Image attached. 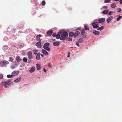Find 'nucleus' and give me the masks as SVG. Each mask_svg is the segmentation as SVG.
Instances as JSON below:
<instances>
[{
    "instance_id": "15",
    "label": "nucleus",
    "mask_w": 122,
    "mask_h": 122,
    "mask_svg": "<svg viewBox=\"0 0 122 122\" xmlns=\"http://www.w3.org/2000/svg\"><path fill=\"white\" fill-rule=\"evenodd\" d=\"M80 32L78 31H76L75 33H74V37H76L78 36L80 34Z\"/></svg>"
},
{
    "instance_id": "37",
    "label": "nucleus",
    "mask_w": 122,
    "mask_h": 122,
    "mask_svg": "<svg viewBox=\"0 0 122 122\" xmlns=\"http://www.w3.org/2000/svg\"><path fill=\"white\" fill-rule=\"evenodd\" d=\"M67 39L68 41H71L72 40V39L71 38L69 37L67 38Z\"/></svg>"
},
{
    "instance_id": "9",
    "label": "nucleus",
    "mask_w": 122,
    "mask_h": 122,
    "mask_svg": "<svg viewBox=\"0 0 122 122\" xmlns=\"http://www.w3.org/2000/svg\"><path fill=\"white\" fill-rule=\"evenodd\" d=\"M19 73V71H15L12 72V75L13 76H15L17 75Z\"/></svg>"
},
{
    "instance_id": "38",
    "label": "nucleus",
    "mask_w": 122,
    "mask_h": 122,
    "mask_svg": "<svg viewBox=\"0 0 122 122\" xmlns=\"http://www.w3.org/2000/svg\"><path fill=\"white\" fill-rule=\"evenodd\" d=\"M113 12L112 11H110L109 12L108 15H110L112 14L113 13Z\"/></svg>"
},
{
    "instance_id": "51",
    "label": "nucleus",
    "mask_w": 122,
    "mask_h": 122,
    "mask_svg": "<svg viewBox=\"0 0 122 122\" xmlns=\"http://www.w3.org/2000/svg\"><path fill=\"white\" fill-rule=\"evenodd\" d=\"M114 0L115 1H119V0Z\"/></svg>"
},
{
    "instance_id": "50",
    "label": "nucleus",
    "mask_w": 122,
    "mask_h": 122,
    "mask_svg": "<svg viewBox=\"0 0 122 122\" xmlns=\"http://www.w3.org/2000/svg\"><path fill=\"white\" fill-rule=\"evenodd\" d=\"M80 30V29H79V28H78L77 29V30Z\"/></svg>"
},
{
    "instance_id": "14",
    "label": "nucleus",
    "mask_w": 122,
    "mask_h": 122,
    "mask_svg": "<svg viewBox=\"0 0 122 122\" xmlns=\"http://www.w3.org/2000/svg\"><path fill=\"white\" fill-rule=\"evenodd\" d=\"M113 19L112 16H110L107 18V22L108 23H109Z\"/></svg>"
},
{
    "instance_id": "6",
    "label": "nucleus",
    "mask_w": 122,
    "mask_h": 122,
    "mask_svg": "<svg viewBox=\"0 0 122 122\" xmlns=\"http://www.w3.org/2000/svg\"><path fill=\"white\" fill-rule=\"evenodd\" d=\"M81 34L83 37L86 38V35L84 29H83L82 30L81 32Z\"/></svg>"
},
{
    "instance_id": "42",
    "label": "nucleus",
    "mask_w": 122,
    "mask_h": 122,
    "mask_svg": "<svg viewBox=\"0 0 122 122\" xmlns=\"http://www.w3.org/2000/svg\"><path fill=\"white\" fill-rule=\"evenodd\" d=\"M56 35L55 33H54L52 35V36L53 37H56Z\"/></svg>"
},
{
    "instance_id": "54",
    "label": "nucleus",
    "mask_w": 122,
    "mask_h": 122,
    "mask_svg": "<svg viewBox=\"0 0 122 122\" xmlns=\"http://www.w3.org/2000/svg\"><path fill=\"white\" fill-rule=\"evenodd\" d=\"M71 48H73V47H71Z\"/></svg>"
},
{
    "instance_id": "31",
    "label": "nucleus",
    "mask_w": 122,
    "mask_h": 122,
    "mask_svg": "<svg viewBox=\"0 0 122 122\" xmlns=\"http://www.w3.org/2000/svg\"><path fill=\"white\" fill-rule=\"evenodd\" d=\"M23 61L24 62L26 63L27 61V60L26 58L24 57L23 59Z\"/></svg>"
},
{
    "instance_id": "11",
    "label": "nucleus",
    "mask_w": 122,
    "mask_h": 122,
    "mask_svg": "<svg viewBox=\"0 0 122 122\" xmlns=\"http://www.w3.org/2000/svg\"><path fill=\"white\" fill-rule=\"evenodd\" d=\"M36 67L37 68V70L38 71L40 70L41 68V65L39 64H36Z\"/></svg>"
},
{
    "instance_id": "36",
    "label": "nucleus",
    "mask_w": 122,
    "mask_h": 122,
    "mask_svg": "<svg viewBox=\"0 0 122 122\" xmlns=\"http://www.w3.org/2000/svg\"><path fill=\"white\" fill-rule=\"evenodd\" d=\"M15 66H16V65H12L11 66V67L12 68H14L15 67Z\"/></svg>"
},
{
    "instance_id": "1",
    "label": "nucleus",
    "mask_w": 122,
    "mask_h": 122,
    "mask_svg": "<svg viewBox=\"0 0 122 122\" xmlns=\"http://www.w3.org/2000/svg\"><path fill=\"white\" fill-rule=\"evenodd\" d=\"M60 34H61L60 39L61 40H65L68 36V34L66 31L64 32L63 33L62 32H60Z\"/></svg>"
},
{
    "instance_id": "3",
    "label": "nucleus",
    "mask_w": 122,
    "mask_h": 122,
    "mask_svg": "<svg viewBox=\"0 0 122 122\" xmlns=\"http://www.w3.org/2000/svg\"><path fill=\"white\" fill-rule=\"evenodd\" d=\"M27 54L29 58L32 59L33 58V56L32 55V51H28L27 53Z\"/></svg>"
},
{
    "instance_id": "25",
    "label": "nucleus",
    "mask_w": 122,
    "mask_h": 122,
    "mask_svg": "<svg viewBox=\"0 0 122 122\" xmlns=\"http://www.w3.org/2000/svg\"><path fill=\"white\" fill-rule=\"evenodd\" d=\"M111 7L113 8L115 7L116 5L115 3H112L110 5Z\"/></svg>"
},
{
    "instance_id": "10",
    "label": "nucleus",
    "mask_w": 122,
    "mask_h": 122,
    "mask_svg": "<svg viewBox=\"0 0 122 122\" xmlns=\"http://www.w3.org/2000/svg\"><path fill=\"white\" fill-rule=\"evenodd\" d=\"M42 52L43 54L47 56L48 55V52L45 49H43L42 50Z\"/></svg>"
},
{
    "instance_id": "28",
    "label": "nucleus",
    "mask_w": 122,
    "mask_h": 122,
    "mask_svg": "<svg viewBox=\"0 0 122 122\" xmlns=\"http://www.w3.org/2000/svg\"><path fill=\"white\" fill-rule=\"evenodd\" d=\"M83 41V39L82 38H80L78 40V42L79 43H81Z\"/></svg>"
},
{
    "instance_id": "40",
    "label": "nucleus",
    "mask_w": 122,
    "mask_h": 122,
    "mask_svg": "<svg viewBox=\"0 0 122 122\" xmlns=\"http://www.w3.org/2000/svg\"><path fill=\"white\" fill-rule=\"evenodd\" d=\"M103 8L104 9H107L108 8V7L107 6H103Z\"/></svg>"
},
{
    "instance_id": "33",
    "label": "nucleus",
    "mask_w": 122,
    "mask_h": 122,
    "mask_svg": "<svg viewBox=\"0 0 122 122\" xmlns=\"http://www.w3.org/2000/svg\"><path fill=\"white\" fill-rule=\"evenodd\" d=\"M38 51L36 50H35L33 51L35 55H36L37 54Z\"/></svg>"
},
{
    "instance_id": "24",
    "label": "nucleus",
    "mask_w": 122,
    "mask_h": 122,
    "mask_svg": "<svg viewBox=\"0 0 122 122\" xmlns=\"http://www.w3.org/2000/svg\"><path fill=\"white\" fill-rule=\"evenodd\" d=\"M16 60L18 62H20L21 61L20 58V57L18 56H17L16 58Z\"/></svg>"
},
{
    "instance_id": "13",
    "label": "nucleus",
    "mask_w": 122,
    "mask_h": 122,
    "mask_svg": "<svg viewBox=\"0 0 122 122\" xmlns=\"http://www.w3.org/2000/svg\"><path fill=\"white\" fill-rule=\"evenodd\" d=\"M41 53L40 52H38L36 56V59L37 60H39L40 58Z\"/></svg>"
},
{
    "instance_id": "34",
    "label": "nucleus",
    "mask_w": 122,
    "mask_h": 122,
    "mask_svg": "<svg viewBox=\"0 0 122 122\" xmlns=\"http://www.w3.org/2000/svg\"><path fill=\"white\" fill-rule=\"evenodd\" d=\"M9 61H11V62H12L13 61V59L12 57H9Z\"/></svg>"
},
{
    "instance_id": "21",
    "label": "nucleus",
    "mask_w": 122,
    "mask_h": 122,
    "mask_svg": "<svg viewBox=\"0 0 122 122\" xmlns=\"http://www.w3.org/2000/svg\"><path fill=\"white\" fill-rule=\"evenodd\" d=\"M69 36L70 37H72L73 36H74V33L72 32H70L69 34Z\"/></svg>"
},
{
    "instance_id": "22",
    "label": "nucleus",
    "mask_w": 122,
    "mask_h": 122,
    "mask_svg": "<svg viewBox=\"0 0 122 122\" xmlns=\"http://www.w3.org/2000/svg\"><path fill=\"white\" fill-rule=\"evenodd\" d=\"M104 28V27L103 26H102L100 27H99L97 29V30H102Z\"/></svg>"
},
{
    "instance_id": "18",
    "label": "nucleus",
    "mask_w": 122,
    "mask_h": 122,
    "mask_svg": "<svg viewBox=\"0 0 122 122\" xmlns=\"http://www.w3.org/2000/svg\"><path fill=\"white\" fill-rule=\"evenodd\" d=\"M35 67L34 66L32 67H31L29 71V72L30 73H32L35 70Z\"/></svg>"
},
{
    "instance_id": "48",
    "label": "nucleus",
    "mask_w": 122,
    "mask_h": 122,
    "mask_svg": "<svg viewBox=\"0 0 122 122\" xmlns=\"http://www.w3.org/2000/svg\"><path fill=\"white\" fill-rule=\"evenodd\" d=\"M41 56L42 57H43L44 56V55L43 54H41Z\"/></svg>"
},
{
    "instance_id": "7",
    "label": "nucleus",
    "mask_w": 122,
    "mask_h": 122,
    "mask_svg": "<svg viewBox=\"0 0 122 122\" xmlns=\"http://www.w3.org/2000/svg\"><path fill=\"white\" fill-rule=\"evenodd\" d=\"M105 18H102L99 19L98 21V23H102V22H104L105 21Z\"/></svg>"
},
{
    "instance_id": "53",
    "label": "nucleus",
    "mask_w": 122,
    "mask_h": 122,
    "mask_svg": "<svg viewBox=\"0 0 122 122\" xmlns=\"http://www.w3.org/2000/svg\"><path fill=\"white\" fill-rule=\"evenodd\" d=\"M52 40H53V41H54L55 40V39H52Z\"/></svg>"
},
{
    "instance_id": "16",
    "label": "nucleus",
    "mask_w": 122,
    "mask_h": 122,
    "mask_svg": "<svg viewBox=\"0 0 122 122\" xmlns=\"http://www.w3.org/2000/svg\"><path fill=\"white\" fill-rule=\"evenodd\" d=\"M40 42H37L36 44V45L39 48H41V45Z\"/></svg>"
},
{
    "instance_id": "17",
    "label": "nucleus",
    "mask_w": 122,
    "mask_h": 122,
    "mask_svg": "<svg viewBox=\"0 0 122 122\" xmlns=\"http://www.w3.org/2000/svg\"><path fill=\"white\" fill-rule=\"evenodd\" d=\"M21 80V77H19L18 78L14 80V81L15 82H17L20 81Z\"/></svg>"
},
{
    "instance_id": "29",
    "label": "nucleus",
    "mask_w": 122,
    "mask_h": 122,
    "mask_svg": "<svg viewBox=\"0 0 122 122\" xmlns=\"http://www.w3.org/2000/svg\"><path fill=\"white\" fill-rule=\"evenodd\" d=\"M7 77L8 78H11L13 77V76L12 74L11 75H8L7 76Z\"/></svg>"
},
{
    "instance_id": "46",
    "label": "nucleus",
    "mask_w": 122,
    "mask_h": 122,
    "mask_svg": "<svg viewBox=\"0 0 122 122\" xmlns=\"http://www.w3.org/2000/svg\"><path fill=\"white\" fill-rule=\"evenodd\" d=\"M68 53V55L67 56V57H69L70 56L69 55H70V52H69Z\"/></svg>"
},
{
    "instance_id": "44",
    "label": "nucleus",
    "mask_w": 122,
    "mask_h": 122,
    "mask_svg": "<svg viewBox=\"0 0 122 122\" xmlns=\"http://www.w3.org/2000/svg\"><path fill=\"white\" fill-rule=\"evenodd\" d=\"M11 81V80H9L8 81H6L9 84V83Z\"/></svg>"
},
{
    "instance_id": "32",
    "label": "nucleus",
    "mask_w": 122,
    "mask_h": 122,
    "mask_svg": "<svg viewBox=\"0 0 122 122\" xmlns=\"http://www.w3.org/2000/svg\"><path fill=\"white\" fill-rule=\"evenodd\" d=\"M46 4V3L44 0H43L42 1V5L43 6H44Z\"/></svg>"
},
{
    "instance_id": "23",
    "label": "nucleus",
    "mask_w": 122,
    "mask_h": 122,
    "mask_svg": "<svg viewBox=\"0 0 122 122\" xmlns=\"http://www.w3.org/2000/svg\"><path fill=\"white\" fill-rule=\"evenodd\" d=\"M61 37V34H60V32H59V34L56 35V37L57 39L60 38Z\"/></svg>"
},
{
    "instance_id": "30",
    "label": "nucleus",
    "mask_w": 122,
    "mask_h": 122,
    "mask_svg": "<svg viewBox=\"0 0 122 122\" xmlns=\"http://www.w3.org/2000/svg\"><path fill=\"white\" fill-rule=\"evenodd\" d=\"M122 16H119L117 18V21H118L119 20H120L122 18Z\"/></svg>"
},
{
    "instance_id": "5",
    "label": "nucleus",
    "mask_w": 122,
    "mask_h": 122,
    "mask_svg": "<svg viewBox=\"0 0 122 122\" xmlns=\"http://www.w3.org/2000/svg\"><path fill=\"white\" fill-rule=\"evenodd\" d=\"M3 85L5 87L7 88L9 86V84L6 81L5 82H3L2 83Z\"/></svg>"
},
{
    "instance_id": "41",
    "label": "nucleus",
    "mask_w": 122,
    "mask_h": 122,
    "mask_svg": "<svg viewBox=\"0 0 122 122\" xmlns=\"http://www.w3.org/2000/svg\"><path fill=\"white\" fill-rule=\"evenodd\" d=\"M3 75L1 74H0V79H2L3 78Z\"/></svg>"
},
{
    "instance_id": "8",
    "label": "nucleus",
    "mask_w": 122,
    "mask_h": 122,
    "mask_svg": "<svg viewBox=\"0 0 122 122\" xmlns=\"http://www.w3.org/2000/svg\"><path fill=\"white\" fill-rule=\"evenodd\" d=\"M41 35V34L36 35V38L37 39V40L38 42H41V39L40 38Z\"/></svg>"
},
{
    "instance_id": "19",
    "label": "nucleus",
    "mask_w": 122,
    "mask_h": 122,
    "mask_svg": "<svg viewBox=\"0 0 122 122\" xmlns=\"http://www.w3.org/2000/svg\"><path fill=\"white\" fill-rule=\"evenodd\" d=\"M93 34L96 35H98L100 34V32L96 30H94L93 32Z\"/></svg>"
},
{
    "instance_id": "20",
    "label": "nucleus",
    "mask_w": 122,
    "mask_h": 122,
    "mask_svg": "<svg viewBox=\"0 0 122 122\" xmlns=\"http://www.w3.org/2000/svg\"><path fill=\"white\" fill-rule=\"evenodd\" d=\"M60 43L58 41H55L53 43V44L54 46H57L60 44Z\"/></svg>"
},
{
    "instance_id": "45",
    "label": "nucleus",
    "mask_w": 122,
    "mask_h": 122,
    "mask_svg": "<svg viewBox=\"0 0 122 122\" xmlns=\"http://www.w3.org/2000/svg\"><path fill=\"white\" fill-rule=\"evenodd\" d=\"M43 69V71L44 72H46V70L45 68H44Z\"/></svg>"
},
{
    "instance_id": "2",
    "label": "nucleus",
    "mask_w": 122,
    "mask_h": 122,
    "mask_svg": "<svg viewBox=\"0 0 122 122\" xmlns=\"http://www.w3.org/2000/svg\"><path fill=\"white\" fill-rule=\"evenodd\" d=\"M49 46L50 44L49 43H45L44 46H43V48L45 50L47 51H49L50 50V48L49 47Z\"/></svg>"
},
{
    "instance_id": "52",
    "label": "nucleus",
    "mask_w": 122,
    "mask_h": 122,
    "mask_svg": "<svg viewBox=\"0 0 122 122\" xmlns=\"http://www.w3.org/2000/svg\"><path fill=\"white\" fill-rule=\"evenodd\" d=\"M52 40H53V41H54L55 40V39H52Z\"/></svg>"
},
{
    "instance_id": "47",
    "label": "nucleus",
    "mask_w": 122,
    "mask_h": 122,
    "mask_svg": "<svg viewBox=\"0 0 122 122\" xmlns=\"http://www.w3.org/2000/svg\"><path fill=\"white\" fill-rule=\"evenodd\" d=\"M119 2L120 4H122V0H120Z\"/></svg>"
},
{
    "instance_id": "39",
    "label": "nucleus",
    "mask_w": 122,
    "mask_h": 122,
    "mask_svg": "<svg viewBox=\"0 0 122 122\" xmlns=\"http://www.w3.org/2000/svg\"><path fill=\"white\" fill-rule=\"evenodd\" d=\"M117 10H118L117 12H120L122 10L120 8H119L117 9Z\"/></svg>"
},
{
    "instance_id": "43",
    "label": "nucleus",
    "mask_w": 122,
    "mask_h": 122,
    "mask_svg": "<svg viewBox=\"0 0 122 122\" xmlns=\"http://www.w3.org/2000/svg\"><path fill=\"white\" fill-rule=\"evenodd\" d=\"M79 43L78 42H76V45H77V46H79Z\"/></svg>"
},
{
    "instance_id": "49",
    "label": "nucleus",
    "mask_w": 122,
    "mask_h": 122,
    "mask_svg": "<svg viewBox=\"0 0 122 122\" xmlns=\"http://www.w3.org/2000/svg\"><path fill=\"white\" fill-rule=\"evenodd\" d=\"M48 66H51V65H50V64H48Z\"/></svg>"
},
{
    "instance_id": "35",
    "label": "nucleus",
    "mask_w": 122,
    "mask_h": 122,
    "mask_svg": "<svg viewBox=\"0 0 122 122\" xmlns=\"http://www.w3.org/2000/svg\"><path fill=\"white\" fill-rule=\"evenodd\" d=\"M110 0H105L104 1L105 3H109L110 2Z\"/></svg>"
},
{
    "instance_id": "27",
    "label": "nucleus",
    "mask_w": 122,
    "mask_h": 122,
    "mask_svg": "<svg viewBox=\"0 0 122 122\" xmlns=\"http://www.w3.org/2000/svg\"><path fill=\"white\" fill-rule=\"evenodd\" d=\"M84 26L85 27V30H88L89 29V28L87 26L84 25Z\"/></svg>"
},
{
    "instance_id": "26",
    "label": "nucleus",
    "mask_w": 122,
    "mask_h": 122,
    "mask_svg": "<svg viewBox=\"0 0 122 122\" xmlns=\"http://www.w3.org/2000/svg\"><path fill=\"white\" fill-rule=\"evenodd\" d=\"M109 11L108 10H104L102 11V13L104 14H107L108 12Z\"/></svg>"
},
{
    "instance_id": "12",
    "label": "nucleus",
    "mask_w": 122,
    "mask_h": 122,
    "mask_svg": "<svg viewBox=\"0 0 122 122\" xmlns=\"http://www.w3.org/2000/svg\"><path fill=\"white\" fill-rule=\"evenodd\" d=\"M53 33V31L52 30H49L47 31V34L48 36H51V35Z\"/></svg>"
},
{
    "instance_id": "4",
    "label": "nucleus",
    "mask_w": 122,
    "mask_h": 122,
    "mask_svg": "<svg viewBox=\"0 0 122 122\" xmlns=\"http://www.w3.org/2000/svg\"><path fill=\"white\" fill-rule=\"evenodd\" d=\"M92 26H93L94 29H96L99 27L98 24L97 22H93L92 25Z\"/></svg>"
}]
</instances>
